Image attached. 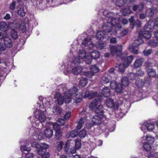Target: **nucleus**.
I'll return each instance as SVG.
<instances>
[{
    "mask_svg": "<svg viewBox=\"0 0 158 158\" xmlns=\"http://www.w3.org/2000/svg\"><path fill=\"white\" fill-rule=\"evenodd\" d=\"M27 146V145L23 146L21 145L20 148L21 151L22 152L24 151L29 152L31 150V148L30 147H28Z\"/></svg>",
    "mask_w": 158,
    "mask_h": 158,
    "instance_id": "obj_44",
    "label": "nucleus"
},
{
    "mask_svg": "<svg viewBox=\"0 0 158 158\" xmlns=\"http://www.w3.org/2000/svg\"><path fill=\"white\" fill-rule=\"evenodd\" d=\"M90 71L94 73L98 72L99 71V69L95 65H93L91 66L90 67Z\"/></svg>",
    "mask_w": 158,
    "mask_h": 158,
    "instance_id": "obj_37",
    "label": "nucleus"
},
{
    "mask_svg": "<svg viewBox=\"0 0 158 158\" xmlns=\"http://www.w3.org/2000/svg\"><path fill=\"white\" fill-rule=\"evenodd\" d=\"M63 144V142L61 141H60L59 143L57 145L56 149L58 151H60L62 149Z\"/></svg>",
    "mask_w": 158,
    "mask_h": 158,
    "instance_id": "obj_58",
    "label": "nucleus"
},
{
    "mask_svg": "<svg viewBox=\"0 0 158 158\" xmlns=\"http://www.w3.org/2000/svg\"><path fill=\"white\" fill-rule=\"evenodd\" d=\"M156 11L155 9L154 10L153 8H151L148 9L146 11V13L148 16L152 17Z\"/></svg>",
    "mask_w": 158,
    "mask_h": 158,
    "instance_id": "obj_33",
    "label": "nucleus"
},
{
    "mask_svg": "<svg viewBox=\"0 0 158 158\" xmlns=\"http://www.w3.org/2000/svg\"><path fill=\"white\" fill-rule=\"evenodd\" d=\"M121 11L122 14L124 16H127L132 12L129 7L128 6L126 8L122 9Z\"/></svg>",
    "mask_w": 158,
    "mask_h": 158,
    "instance_id": "obj_25",
    "label": "nucleus"
},
{
    "mask_svg": "<svg viewBox=\"0 0 158 158\" xmlns=\"http://www.w3.org/2000/svg\"><path fill=\"white\" fill-rule=\"evenodd\" d=\"M141 34L146 39L150 38L151 37V31L148 29L144 28V30L142 32H140L139 34V36H140Z\"/></svg>",
    "mask_w": 158,
    "mask_h": 158,
    "instance_id": "obj_14",
    "label": "nucleus"
},
{
    "mask_svg": "<svg viewBox=\"0 0 158 158\" xmlns=\"http://www.w3.org/2000/svg\"><path fill=\"white\" fill-rule=\"evenodd\" d=\"M71 69V67L70 65H68L66 68L64 69V73L65 75H68L70 72Z\"/></svg>",
    "mask_w": 158,
    "mask_h": 158,
    "instance_id": "obj_52",
    "label": "nucleus"
},
{
    "mask_svg": "<svg viewBox=\"0 0 158 158\" xmlns=\"http://www.w3.org/2000/svg\"><path fill=\"white\" fill-rule=\"evenodd\" d=\"M40 102H37L39 108L40 109H36L33 112L35 118H37L41 123L44 122L46 119V117L44 115V112L46 111L48 108H50V105L49 102H47L46 98H43L41 96L39 97Z\"/></svg>",
    "mask_w": 158,
    "mask_h": 158,
    "instance_id": "obj_3",
    "label": "nucleus"
},
{
    "mask_svg": "<svg viewBox=\"0 0 158 158\" xmlns=\"http://www.w3.org/2000/svg\"><path fill=\"white\" fill-rule=\"evenodd\" d=\"M143 42V41L142 38L139 36V37L138 39L135 40L132 46L135 47H137L142 44Z\"/></svg>",
    "mask_w": 158,
    "mask_h": 158,
    "instance_id": "obj_27",
    "label": "nucleus"
},
{
    "mask_svg": "<svg viewBox=\"0 0 158 158\" xmlns=\"http://www.w3.org/2000/svg\"><path fill=\"white\" fill-rule=\"evenodd\" d=\"M87 83V80L86 78L82 77L80 81L79 85L80 86L83 87L85 86Z\"/></svg>",
    "mask_w": 158,
    "mask_h": 158,
    "instance_id": "obj_30",
    "label": "nucleus"
},
{
    "mask_svg": "<svg viewBox=\"0 0 158 158\" xmlns=\"http://www.w3.org/2000/svg\"><path fill=\"white\" fill-rule=\"evenodd\" d=\"M152 52V50L151 49H149L147 50H144L143 52L144 55L148 56Z\"/></svg>",
    "mask_w": 158,
    "mask_h": 158,
    "instance_id": "obj_61",
    "label": "nucleus"
},
{
    "mask_svg": "<svg viewBox=\"0 0 158 158\" xmlns=\"http://www.w3.org/2000/svg\"><path fill=\"white\" fill-rule=\"evenodd\" d=\"M134 46H131L129 47V50L130 52L134 54H137L138 52V50L134 48Z\"/></svg>",
    "mask_w": 158,
    "mask_h": 158,
    "instance_id": "obj_51",
    "label": "nucleus"
},
{
    "mask_svg": "<svg viewBox=\"0 0 158 158\" xmlns=\"http://www.w3.org/2000/svg\"><path fill=\"white\" fill-rule=\"evenodd\" d=\"M150 144L147 142H144L143 144V148L146 151H150L151 149V147Z\"/></svg>",
    "mask_w": 158,
    "mask_h": 158,
    "instance_id": "obj_40",
    "label": "nucleus"
},
{
    "mask_svg": "<svg viewBox=\"0 0 158 158\" xmlns=\"http://www.w3.org/2000/svg\"><path fill=\"white\" fill-rule=\"evenodd\" d=\"M122 84L123 86L126 87L129 84L128 79L126 77H124L122 79Z\"/></svg>",
    "mask_w": 158,
    "mask_h": 158,
    "instance_id": "obj_42",
    "label": "nucleus"
},
{
    "mask_svg": "<svg viewBox=\"0 0 158 158\" xmlns=\"http://www.w3.org/2000/svg\"><path fill=\"white\" fill-rule=\"evenodd\" d=\"M74 48H73L70 51V53L71 55V57L72 60V62L73 64L76 65H77L81 63V60L78 56H75L74 55L76 54V53L74 52V54H73Z\"/></svg>",
    "mask_w": 158,
    "mask_h": 158,
    "instance_id": "obj_10",
    "label": "nucleus"
},
{
    "mask_svg": "<svg viewBox=\"0 0 158 158\" xmlns=\"http://www.w3.org/2000/svg\"><path fill=\"white\" fill-rule=\"evenodd\" d=\"M102 94L105 97H109L110 94L109 88L107 87H105L102 89Z\"/></svg>",
    "mask_w": 158,
    "mask_h": 158,
    "instance_id": "obj_21",
    "label": "nucleus"
},
{
    "mask_svg": "<svg viewBox=\"0 0 158 158\" xmlns=\"http://www.w3.org/2000/svg\"><path fill=\"white\" fill-rule=\"evenodd\" d=\"M116 92L118 94H121L122 92V88L120 85H118L115 89Z\"/></svg>",
    "mask_w": 158,
    "mask_h": 158,
    "instance_id": "obj_54",
    "label": "nucleus"
},
{
    "mask_svg": "<svg viewBox=\"0 0 158 158\" xmlns=\"http://www.w3.org/2000/svg\"><path fill=\"white\" fill-rule=\"evenodd\" d=\"M135 84L139 88H140L143 86L144 82L142 79L139 78L136 81Z\"/></svg>",
    "mask_w": 158,
    "mask_h": 158,
    "instance_id": "obj_39",
    "label": "nucleus"
},
{
    "mask_svg": "<svg viewBox=\"0 0 158 158\" xmlns=\"http://www.w3.org/2000/svg\"><path fill=\"white\" fill-rule=\"evenodd\" d=\"M82 70V67L81 66L75 67L72 69L73 73L76 75L80 74L81 73Z\"/></svg>",
    "mask_w": 158,
    "mask_h": 158,
    "instance_id": "obj_17",
    "label": "nucleus"
},
{
    "mask_svg": "<svg viewBox=\"0 0 158 158\" xmlns=\"http://www.w3.org/2000/svg\"><path fill=\"white\" fill-rule=\"evenodd\" d=\"M147 73L149 76L151 77H154L156 75L155 70L153 69H150L148 70Z\"/></svg>",
    "mask_w": 158,
    "mask_h": 158,
    "instance_id": "obj_29",
    "label": "nucleus"
},
{
    "mask_svg": "<svg viewBox=\"0 0 158 158\" xmlns=\"http://www.w3.org/2000/svg\"><path fill=\"white\" fill-rule=\"evenodd\" d=\"M13 40H16L17 39L18 35L17 32L15 29H12L11 31L10 34Z\"/></svg>",
    "mask_w": 158,
    "mask_h": 158,
    "instance_id": "obj_34",
    "label": "nucleus"
},
{
    "mask_svg": "<svg viewBox=\"0 0 158 158\" xmlns=\"http://www.w3.org/2000/svg\"><path fill=\"white\" fill-rule=\"evenodd\" d=\"M16 5V2L15 1H13L12 3L10 4L9 6L10 9L12 10H14Z\"/></svg>",
    "mask_w": 158,
    "mask_h": 158,
    "instance_id": "obj_60",
    "label": "nucleus"
},
{
    "mask_svg": "<svg viewBox=\"0 0 158 158\" xmlns=\"http://www.w3.org/2000/svg\"><path fill=\"white\" fill-rule=\"evenodd\" d=\"M106 104L108 108H113L114 109H117L118 107V105H115L114 100L110 98L106 100Z\"/></svg>",
    "mask_w": 158,
    "mask_h": 158,
    "instance_id": "obj_12",
    "label": "nucleus"
},
{
    "mask_svg": "<svg viewBox=\"0 0 158 158\" xmlns=\"http://www.w3.org/2000/svg\"><path fill=\"white\" fill-rule=\"evenodd\" d=\"M141 25H142L141 23L139 20H136V21H135L133 25V27H132V28H133L134 26L135 25L136 26H137V27H140L141 26Z\"/></svg>",
    "mask_w": 158,
    "mask_h": 158,
    "instance_id": "obj_56",
    "label": "nucleus"
},
{
    "mask_svg": "<svg viewBox=\"0 0 158 158\" xmlns=\"http://www.w3.org/2000/svg\"><path fill=\"white\" fill-rule=\"evenodd\" d=\"M78 134L81 138H84L86 136L87 133L86 131L85 130L83 129L80 131L78 133Z\"/></svg>",
    "mask_w": 158,
    "mask_h": 158,
    "instance_id": "obj_41",
    "label": "nucleus"
},
{
    "mask_svg": "<svg viewBox=\"0 0 158 158\" xmlns=\"http://www.w3.org/2000/svg\"><path fill=\"white\" fill-rule=\"evenodd\" d=\"M0 39L3 41L4 44L6 47L10 48L12 47L13 42L12 40L9 37H4L2 36L0 38Z\"/></svg>",
    "mask_w": 158,
    "mask_h": 158,
    "instance_id": "obj_11",
    "label": "nucleus"
},
{
    "mask_svg": "<svg viewBox=\"0 0 158 158\" xmlns=\"http://www.w3.org/2000/svg\"><path fill=\"white\" fill-rule=\"evenodd\" d=\"M78 135V132L77 130L72 131L70 133V136L72 138L75 137Z\"/></svg>",
    "mask_w": 158,
    "mask_h": 158,
    "instance_id": "obj_47",
    "label": "nucleus"
},
{
    "mask_svg": "<svg viewBox=\"0 0 158 158\" xmlns=\"http://www.w3.org/2000/svg\"><path fill=\"white\" fill-rule=\"evenodd\" d=\"M110 35L105 31H99L97 32L96 35V38L99 40L102 41L104 40L107 39Z\"/></svg>",
    "mask_w": 158,
    "mask_h": 158,
    "instance_id": "obj_9",
    "label": "nucleus"
},
{
    "mask_svg": "<svg viewBox=\"0 0 158 158\" xmlns=\"http://www.w3.org/2000/svg\"><path fill=\"white\" fill-rule=\"evenodd\" d=\"M75 146L76 149H78L81 147V144L80 141L78 139H77L75 141Z\"/></svg>",
    "mask_w": 158,
    "mask_h": 158,
    "instance_id": "obj_49",
    "label": "nucleus"
},
{
    "mask_svg": "<svg viewBox=\"0 0 158 158\" xmlns=\"http://www.w3.org/2000/svg\"><path fill=\"white\" fill-rule=\"evenodd\" d=\"M46 126L47 127H52L53 129L55 131L60 130V125L58 123H52L48 122L46 123Z\"/></svg>",
    "mask_w": 158,
    "mask_h": 158,
    "instance_id": "obj_15",
    "label": "nucleus"
},
{
    "mask_svg": "<svg viewBox=\"0 0 158 158\" xmlns=\"http://www.w3.org/2000/svg\"><path fill=\"white\" fill-rule=\"evenodd\" d=\"M127 66H126L125 63L123 64H120L118 66V70L121 73L123 72L125 70V68Z\"/></svg>",
    "mask_w": 158,
    "mask_h": 158,
    "instance_id": "obj_43",
    "label": "nucleus"
},
{
    "mask_svg": "<svg viewBox=\"0 0 158 158\" xmlns=\"http://www.w3.org/2000/svg\"><path fill=\"white\" fill-rule=\"evenodd\" d=\"M78 57L81 60L85 59V61L86 63L90 64L92 62V59L90 58L89 55H86V52L84 49H80L77 53Z\"/></svg>",
    "mask_w": 158,
    "mask_h": 158,
    "instance_id": "obj_7",
    "label": "nucleus"
},
{
    "mask_svg": "<svg viewBox=\"0 0 158 158\" xmlns=\"http://www.w3.org/2000/svg\"><path fill=\"white\" fill-rule=\"evenodd\" d=\"M141 129L142 131L145 132V131L147 129L148 131H151L154 128V124L152 123L146 121L141 123Z\"/></svg>",
    "mask_w": 158,
    "mask_h": 158,
    "instance_id": "obj_8",
    "label": "nucleus"
},
{
    "mask_svg": "<svg viewBox=\"0 0 158 158\" xmlns=\"http://www.w3.org/2000/svg\"><path fill=\"white\" fill-rule=\"evenodd\" d=\"M83 74L89 78H91L94 75V73L91 71L83 73Z\"/></svg>",
    "mask_w": 158,
    "mask_h": 158,
    "instance_id": "obj_46",
    "label": "nucleus"
},
{
    "mask_svg": "<svg viewBox=\"0 0 158 158\" xmlns=\"http://www.w3.org/2000/svg\"><path fill=\"white\" fill-rule=\"evenodd\" d=\"M17 13L18 15L21 17H23L25 15V12L24 10V8L23 7L18 8Z\"/></svg>",
    "mask_w": 158,
    "mask_h": 158,
    "instance_id": "obj_35",
    "label": "nucleus"
},
{
    "mask_svg": "<svg viewBox=\"0 0 158 158\" xmlns=\"http://www.w3.org/2000/svg\"><path fill=\"white\" fill-rule=\"evenodd\" d=\"M143 61L141 58L137 59L133 64V67L135 68H139L142 65Z\"/></svg>",
    "mask_w": 158,
    "mask_h": 158,
    "instance_id": "obj_22",
    "label": "nucleus"
},
{
    "mask_svg": "<svg viewBox=\"0 0 158 158\" xmlns=\"http://www.w3.org/2000/svg\"><path fill=\"white\" fill-rule=\"evenodd\" d=\"M106 16L102 28L103 31L109 35H115L117 34V29L122 27L118 18L116 17L117 14L112 12H108L107 11L103 12Z\"/></svg>",
    "mask_w": 158,
    "mask_h": 158,
    "instance_id": "obj_1",
    "label": "nucleus"
},
{
    "mask_svg": "<svg viewBox=\"0 0 158 158\" xmlns=\"http://www.w3.org/2000/svg\"><path fill=\"white\" fill-rule=\"evenodd\" d=\"M74 99V102L76 103H79L80 102L82 99V93H79L75 95Z\"/></svg>",
    "mask_w": 158,
    "mask_h": 158,
    "instance_id": "obj_24",
    "label": "nucleus"
},
{
    "mask_svg": "<svg viewBox=\"0 0 158 158\" xmlns=\"http://www.w3.org/2000/svg\"><path fill=\"white\" fill-rule=\"evenodd\" d=\"M98 49H102L105 48L106 46V44L103 43H99L98 45H96Z\"/></svg>",
    "mask_w": 158,
    "mask_h": 158,
    "instance_id": "obj_48",
    "label": "nucleus"
},
{
    "mask_svg": "<svg viewBox=\"0 0 158 158\" xmlns=\"http://www.w3.org/2000/svg\"><path fill=\"white\" fill-rule=\"evenodd\" d=\"M8 29L9 27L5 22L1 21L0 22V30L6 31L8 30Z\"/></svg>",
    "mask_w": 158,
    "mask_h": 158,
    "instance_id": "obj_19",
    "label": "nucleus"
},
{
    "mask_svg": "<svg viewBox=\"0 0 158 158\" xmlns=\"http://www.w3.org/2000/svg\"><path fill=\"white\" fill-rule=\"evenodd\" d=\"M71 115V113L70 112H67L64 116V118L66 120L68 119Z\"/></svg>",
    "mask_w": 158,
    "mask_h": 158,
    "instance_id": "obj_62",
    "label": "nucleus"
},
{
    "mask_svg": "<svg viewBox=\"0 0 158 158\" xmlns=\"http://www.w3.org/2000/svg\"><path fill=\"white\" fill-rule=\"evenodd\" d=\"M111 79L110 75H106L102 77V82L104 84H107L110 81Z\"/></svg>",
    "mask_w": 158,
    "mask_h": 158,
    "instance_id": "obj_31",
    "label": "nucleus"
},
{
    "mask_svg": "<svg viewBox=\"0 0 158 158\" xmlns=\"http://www.w3.org/2000/svg\"><path fill=\"white\" fill-rule=\"evenodd\" d=\"M108 118L104 114H97L93 116L92 121L94 124L100 125L102 123H106Z\"/></svg>",
    "mask_w": 158,
    "mask_h": 158,
    "instance_id": "obj_6",
    "label": "nucleus"
},
{
    "mask_svg": "<svg viewBox=\"0 0 158 158\" xmlns=\"http://www.w3.org/2000/svg\"><path fill=\"white\" fill-rule=\"evenodd\" d=\"M81 44L82 46L88 47L90 49L92 48L94 46V44L91 41V39L89 37L85 39Z\"/></svg>",
    "mask_w": 158,
    "mask_h": 158,
    "instance_id": "obj_13",
    "label": "nucleus"
},
{
    "mask_svg": "<svg viewBox=\"0 0 158 158\" xmlns=\"http://www.w3.org/2000/svg\"><path fill=\"white\" fill-rule=\"evenodd\" d=\"M128 77L129 79L131 80H134L136 79L137 77L136 73H130L129 74Z\"/></svg>",
    "mask_w": 158,
    "mask_h": 158,
    "instance_id": "obj_45",
    "label": "nucleus"
},
{
    "mask_svg": "<svg viewBox=\"0 0 158 158\" xmlns=\"http://www.w3.org/2000/svg\"><path fill=\"white\" fill-rule=\"evenodd\" d=\"M98 104V101L95 99L89 105V107L92 109H94L96 107Z\"/></svg>",
    "mask_w": 158,
    "mask_h": 158,
    "instance_id": "obj_36",
    "label": "nucleus"
},
{
    "mask_svg": "<svg viewBox=\"0 0 158 158\" xmlns=\"http://www.w3.org/2000/svg\"><path fill=\"white\" fill-rule=\"evenodd\" d=\"M111 53L112 56H120L122 60H125L124 63L126 66H128L133 60V56H124L122 53V47L120 46H113L110 48Z\"/></svg>",
    "mask_w": 158,
    "mask_h": 158,
    "instance_id": "obj_4",
    "label": "nucleus"
},
{
    "mask_svg": "<svg viewBox=\"0 0 158 158\" xmlns=\"http://www.w3.org/2000/svg\"><path fill=\"white\" fill-rule=\"evenodd\" d=\"M58 123L60 126H62L64 124V120L63 119H62V118H60L58 120Z\"/></svg>",
    "mask_w": 158,
    "mask_h": 158,
    "instance_id": "obj_63",
    "label": "nucleus"
},
{
    "mask_svg": "<svg viewBox=\"0 0 158 158\" xmlns=\"http://www.w3.org/2000/svg\"><path fill=\"white\" fill-rule=\"evenodd\" d=\"M52 112L55 114H60L62 113V110L58 106H54Z\"/></svg>",
    "mask_w": 158,
    "mask_h": 158,
    "instance_id": "obj_32",
    "label": "nucleus"
},
{
    "mask_svg": "<svg viewBox=\"0 0 158 158\" xmlns=\"http://www.w3.org/2000/svg\"><path fill=\"white\" fill-rule=\"evenodd\" d=\"M147 141L149 144H152L154 143L155 139L154 138L150 135H147L146 137Z\"/></svg>",
    "mask_w": 158,
    "mask_h": 158,
    "instance_id": "obj_38",
    "label": "nucleus"
},
{
    "mask_svg": "<svg viewBox=\"0 0 158 158\" xmlns=\"http://www.w3.org/2000/svg\"><path fill=\"white\" fill-rule=\"evenodd\" d=\"M127 31L126 30H124L122 31L120 33V34L118 35V37L123 36L126 35L127 34Z\"/></svg>",
    "mask_w": 158,
    "mask_h": 158,
    "instance_id": "obj_57",
    "label": "nucleus"
},
{
    "mask_svg": "<svg viewBox=\"0 0 158 158\" xmlns=\"http://www.w3.org/2000/svg\"><path fill=\"white\" fill-rule=\"evenodd\" d=\"M98 93L96 92L92 93L89 95V99H91L96 97L98 95Z\"/></svg>",
    "mask_w": 158,
    "mask_h": 158,
    "instance_id": "obj_59",
    "label": "nucleus"
},
{
    "mask_svg": "<svg viewBox=\"0 0 158 158\" xmlns=\"http://www.w3.org/2000/svg\"><path fill=\"white\" fill-rule=\"evenodd\" d=\"M56 132L55 136L57 139H59L62 136V133L61 130L55 131Z\"/></svg>",
    "mask_w": 158,
    "mask_h": 158,
    "instance_id": "obj_50",
    "label": "nucleus"
},
{
    "mask_svg": "<svg viewBox=\"0 0 158 158\" xmlns=\"http://www.w3.org/2000/svg\"><path fill=\"white\" fill-rule=\"evenodd\" d=\"M104 108L102 105H99L95 109L96 113L97 114H104Z\"/></svg>",
    "mask_w": 158,
    "mask_h": 158,
    "instance_id": "obj_28",
    "label": "nucleus"
},
{
    "mask_svg": "<svg viewBox=\"0 0 158 158\" xmlns=\"http://www.w3.org/2000/svg\"><path fill=\"white\" fill-rule=\"evenodd\" d=\"M31 118L32 117L31 116L29 117L28 118L32 122V127L31 130H33L34 131L33 135L36 137L37 139L39 140H41L43 139V135L40 132V130L37 128L39 125V123L35 122L33 120L31 121Z\"/></svg>",
    "mask_w": 158,
    "mask_h": 158,
    "instance_id": "obj_5",
    "label": "nucleus"
},
{
    "mask_svg": "<svg viewBox=\"0 0 158 158\" xmlns=\"http://www.w3.org/2000/svg\"><path fill=\"white\" fill-rule=\"evenodd\" d=\"M2 64L3 66L1 68V70L3 71V72L6 73L8 71L7 70L9 69V67L10 65V63L9 62L7 61L4 62Z\"/></svg>",
    "mask_w": 158,
    "mask_h": 158,
    "instance_id": "obj_26",
    "label": "nucleus"
},
{
    "mask_svg": "<svg viewBox=\"0 0 158 158\" xmlns=\"http://www.w3.org/2000/svg\"><path fill=\"white\" fill-rule=\"evenodd\" d=\"M66 89V88H62L60 85L55 91L52 92L56 102L59 105H62L64 102H70L73 98L78 94V89L75 87L65 91Z\"/></svg>",
    "mask_w": 158,
    "mask_h": 158,
    "instance_id": "obj_2",
    "label": "nucleus"
},
{
    "mask_svg": "<svg viewBox=\"0 0 158 158\" xmlns=\"http://www.w3.org/2000/svg\"><path fill=\"white\" fill-rule=\"evenodd\" d=\"M44 135L46 137L49 139L53 135V130L51 128H47L44 131Z\"/></svg>",
    "mask_w": 158,
    "mask_h": 158,
    "instance_id": "obj_16",
    "label": "nucleus"
},
{
    "mask_svg": "<svg viewBox=\"0 0 158 158\" xmlns=\"http://www.w3.org/2000/svg\"><path fill=\"white\" fill-rule=\"evenodd\" d=\"M155 25V22L152 20H150L148 21L147 25H146L144 28L149 30H152L154 29Z\"/></svg>",
    "mask_w": 158,
    "mask_h": 158,
    "instance_id": "obj_18",
    "label": "nucleus"
},
{
    "mask_svg": "<svg viewBox=\"0 0 158 158\" xmlns=\"http://www.w3.org/2000/svg\"><path fill=\"white\" fill-rule=\"evenodd\" d=\"M116 82L115 81H112L110 83V86L112 89H115L117 86Z\"/></svg>",
    "mask_w": 158,
    "mask_h": 158,
    "instance_id": "obj_53",
    "label": "nucleus"
},
{
    "mask_svg": "<svg viewBox=\"0 0 158 158\" xmlns=\"http://www.w3.org/2000/svg\"><path fill=\"white\" fill-rule=\"evenodd\" d=\"M86 117H85L83 118H81L78 123H77L76 127L78 129H81L83 125L84 122L86 120Z\"/></svg>",
    "mask_w": 158,
    "mask_h": 158,
    "instance_id": "obj_23",
    "label": "nucleus"
},
{
    "mask_svg": "<svg viewBox=\"0 0 158 158\" xmlns=\"http://www.w3.org/2000/svg\"><path fill=\"white\" fill-rule=\"evenodd\" d=\"M25 157L26 158H33V155L32 153H28L26 154Z\"/></svg>",
    "mask_w": 158,
    "mask_h": 158,
    "instance_id": "obj_64",
    "label": "nucleus"
},
{
    "mask_svg": "<svg viewBox=\"0 0 158 158\" xmlns=\"http://www.w3.org/2000/svg\"><path fill=\"white\" fill-rule=\"evenodd\" d=\"M100 56L99 52L97 51H94L90 54L89 56L92 60L93 59H96L98 58Z\"/></svg>",
    "mask_w": 158,
    "mask_h": 158,
    "instance_id": "obj_20",
    "label": "nucleus"
},
{
    "mask_svg": "<svg viewBox=\"0 0 158 158\" xmlns=\"http://www.w3.org/2000/svg\"><path fill=\"white\" fill-rule=\"evenodd\" d=\"M136 74L137 75V77L139 76L142 77L144 75V73L143 71L139 69L137 71Z\"/></svg>",
    "mask_w": 158,
    "mask_h": 158,
    "instance_id": "obj_55",
    "label": "nucleus"
}]
</instances>
